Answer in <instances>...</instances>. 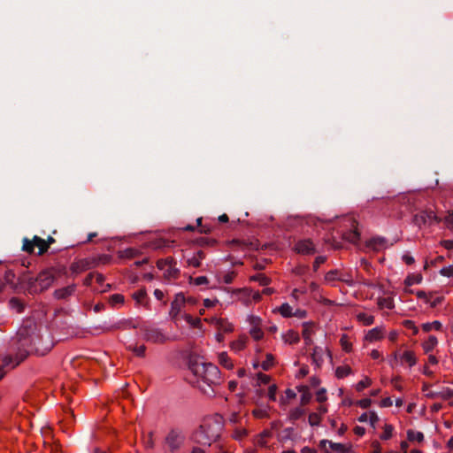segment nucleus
<instances>
[{
  "instance_id": "obj_1",
  "label": "nucleus",
  "mask_w": 453,
  "mask_h": 453,
  "mask_svg": "<svg viewBox=\"0 0 453 453\" xmlns=\"http://www.w3.org/2000/svg\"><path fill=\"white\" fill-rule=\"evenodd\" d=\"M188 368L196 377V380L191 381V384L204 395H214V387L221 382L219 369L211 363L202 361L198 357H188Z\"/></svg>"
},
{
  "instance_id": "obj_2",
  "label": "nucleus",
  "mask_w": 453,
  "mask_h": 453,
  "mask_svg": "<svg viewBox=\"0 0 453 453\" xmlns=\"http://www.w3.org/2000/svg\"><path fill=\"white\" fill-rule=\"evenodd\" d=\"M187 436L180 427H172L166 433L163 445L166 453H179L185 446Z\"/></svg>"
},
{
  "instance_id": "obj_3",
  "label": "nucleus",
  "mask_w": 453,
  "mask_h": 453,
  "mask_svg": "<svg viewBox=\"0 0 453 453\" xmlns=\"http://www.w3.org/2000/svg\"><path fill=\"white\" fill-rule=\"evenodd\" d=\"M219 437L218 431L214 430L213 426L204 424L199 426L195 433L194 440L196 443L201 445L211 446L213 441H216Z\"/></svg>"
},
{
  "instance_id": "obj_4",
  "label": "nucleus",
  "mask_w": 453,
  "mask_h": 453,
  "mask_svg": "<svg viewBox=\"0 0 453 453\" xmlns=\"http://www.w3.org/2000/svg\"><path fill=\"white\" fill-rule=\"evenodd\" d=\"M35 246L39 249L38 255L40 256L47 252L49 250L47 243H45V240L37 235H35L32 240H29L27 237L23 239L22 250L24 251L33 253Z\"/></svg>"
},
{
  "instance_id": "obj_5",
  "label": "nucleus",
  "mask_w": 453,
  "mask_h": 453,
  "mask_svg": "<svg viewBox=\"0 0 453 453\" xmlns=\"http://www.w3.org/2000/svg\"><path fill=\"white\" fill-rule=\"evenodd\" d=\"M344 221L348 229L342 231V238L351 243H357L360 239L357 222L352 218H346Z\"/></svg>"
},
{
  "instance_id": "obj_6",
  "label": "nucleus",
  "mask_w": 453,
  "mask_h": 453,
  "mask_svg": "<svg viewBox=\"0 0 453 453\" xmlns=\"http://www.w3.org/2000/svg\"><path fill=\"white\" fill-rule=\"evenodd\" d=\"M54 280L53 269H47L41 272L37 276L39 291L47 289L53 283Z\"/></svg>"
},
{
  "instance_id": "obj_7",
  "label": "nucleus",
  "mask_w": 453,
  "mask_h": 453,
  "mask_svg": "<svg viewBox=\"0 0 453 453\" xmlns=\"http://www.w3.org/2000/svg\"><path fill=\"white\" fill-rule=\"evenodd\" d=\"M144 339L155 343H163L166 341V337L157 328H146L144 330Z\"/></svg>"
},
{
  "instance_id": "obj_8",
  "label": "nucleus",
  "mask_w": 453,
  "mask_h": 453,
  "mask_svg": "<svg viewBox=\"0 0 453 453\" xmlns=\"http://www.w3.org/2000/svg\"><path fill=\"white\" fill-rule=\"evenodd\" d=\"M294 250L297 253L303 254V255H309V254H312L315 252V248H314L313 243L311 242V240H308V239L298 241L296 243Z\"/></svg>"
},
{
  "instance_id": "obj_9",
  "label": "nucleus",
  "mask_w": 453,
  "mask_h": 453,
  "mask_svg": "<svg viewBox=\"0 0 453 453\" xmlns=\"http://www.w3.org/2000/svg\"><path fill=\"white\" fill-rule=\"evenodd\" d=\"M19 281L22 284L27 285V288L29 293L34 294L39 291L37 277H33L30 274H23L19 278Z\"/></svg>"
},
{
  "instance_id": "obj_10",
  "label": "nucleus",
  "mask_w": 453,
  "mask_h": 453,
  "mask_svg": "<svg viewBox=\"0 0 453 453\" xmlns=\"http://www.w3.org/2000/svg\"><path fill=\"white\" fill-rule=\"evenodd\" d=\"M186 303V298L182 293H179L175 296L174 300L172 302L171 304V311L170 314L172 315L173 319H175L177 315L180 312L182 306Z\"/></svg>"
},
{
  "instance_id": "obj_11",
  "label": "nucleus",
  "mask_w": 453,
  "mask_h": 453,
  "mask_svg": "<svg viewBox=\"0 0 453 453\" xmlns=\"http://www.w3.org/2000/svg\"><path fill=\"white\" fill-rule=\"evenodd\" d=\"M94 266V262L88 259H81L76 262H73L71 265V271L74 274H78L81 272L87 271Z\"/></svg>"
},
{
  "instance_id": "obj_12",
  "label": "nucleus",
  "mask_w": 453,
  "mask_h": 453,
  "mask_svg": "<svg viewBox=\"0 0 453 453\" xmlns=\"http://www.w3.org/2000/svg\"><path fill=\"white\" fill-rule=\"evenodd\" d=\"M367 246L376 251H379L388 247V240L380 236L373 237L367 242Z\"/></svg>"
},
{
  "instance_id": "obj_13",
  "label": "nucleus",
  "mask_w": 453,
  "mask_h": 453,
  "mask_svg": "<svg viewBox=\"0 0 453 453\" xmlns=\"http://www.w3.org/2000/svg\"><path fill=\"white\" fill-rule=\"evenodd\" d=\"M75 290V285H69L67 287L55 290L54 296L58 299H65L73 294Z\"/></svg>"
},
{
  "instance_id": "obj_14",
  "label": "nucleus",
  "mask_w": 453,
  "mask_h": 453,
  "mask_svg": "<svg viewBox=\"0 0 453 453\" xmlns=\"http://www.w3.org/2000/svg\"><path fill=\"white\" fill-rule=\"evenodd\" d=\"M329 448L334 451V453H351V447L346 446L342 443L338 442H329Z\"/></svg>"
},
{
  "instance_id": "obj_15",
  "label": "nucleus",
  "mask_w": 453,
  "mask_h": 453,
  "mask_svg": "<svg viewBox=\"0 0 453 453\" xmlns=\"http://www.w3.org/2000/svg\"><path fill=\"white\" fill-rule=\"evenodd\" d=\"M400 359L403 361V362H405L409 365V366H413L416 365L417 363V358L415 357V354L413 351H411V350H406L404 351L401 356H400Z\"/></svg>"
},
{
  "instance_id": "obj_16",
  "label": "nucleus",
  "mask_w": 453,
  "mask_h": 453,
  "mask_svg": "<svg viewBox=\"0 0 453 453\" xmlns=\"http://www.w3.org/2000/svg\"><path fill=\"white\" fill-rule=\"evenodd\" d=\"M216 326L220 332L230 333L233 331V325L223 319H216Z\"/></svg>"
},
{
  "instance_id": "obj_17",
  "label": "nucleus",
  "mask_w": 453,
  "mask_h": 453,
  "mask_svg": "<svg viewBox=\"0 0 453 453\" xmlns=\"http://www.w3.org/2000/svg\"><path fill=\"white\" fill-rule=\"evenodd\" d=\"M282 337L289 344L297 343L300 340L298 334L293 330H288Z\"/></svg>"
},
{
  "instance_id": "obj_18",
  "label": "nucleus",
  "mask_w": 453,
  "mask_h": 453,
  "mask_svg": "<svg viewBox=\"0 0 453 453\" xmlns=\"http://www.w3.org/2000/svg\"><path fill=\"white\" fill-rule=\"evenodd\" d=\"M438 341L434 335H430L426 342L423 343V349L426 353H428L434 349V348L437 345Z\"/></svg>"
},
{
  "instance_id": "obj_19",
  "label": "nucleus",
  "mask_w": 453,
  "mask_h": 453,
  "mask_svg": "<svg viewBox=\"0 0 453 453\" xmlns=\"http://www.w3.org/2000/svg\"><path fill=\"white\" fill-rule=\"evenodd\" d=\"M303 333H302L303 338L306 345H311L312 343V340H311L312 331H311V327L309 326L308 323H303Z\"/></svg>"
},
{
  "instance_id": "obj_20",
  "label": "nucleus",
  "mask_w": 453,
  "mask_h": 453,
  "mask_svg": "<svg viewBox=\"0 0 453 453\" xmlns=\"http://www.w3.org/2000/svg\"><path fill=\"white\" fill-rule=\"evenodd\" d=\"M381 338V331L379 327L371 329L365 335V339L369 342L377 341Z\"/></svg>"
},
{
  "instance_id": "obj_21",
  "label": "nucleus",
  "mask_w": 453,
  "mask_h": 453,
  "mask_svg": "<svg viewBox=\"0 0 453 453\" xmlns=\"http://www.w3.org/2000/svg\"><path fill=\"white\" fill-rule=\"evenodd\" d=\"M407 438L410 441L421 442L424 440V434L421 432H416L411 429L407 431Z\"/></svg>"
},
{
  "instance_id": "obj_22",
  "label": "nucleus",
  "mask_w": 453,
  "mask_h": 453,
  "mask_svg": "<svg viewBox=\"0 0 453 453\" xmlns=\"http://www.w3.org/2000/svg\"><path fill=\"white\" fill-rule=\"evenodd\" d=\"M180 273V270L176 267V262L171 263L165 272V275L168 278H177Z\"/></svg>"
},
{
  "instance_id": "obj_23",
  "label": "nucleus",
  "mask_w": 453,
  "mask_h": 453,
  "mask_svg": "<svg viewBox=\"0 0 453 453\" xmlns=\"http://www.w3.org/2000/svg\"><path fill=\"white\" fill-rule=\"evenodd\" d=\"M304 413L305 410L300 407L294 408L289 411V420L295 422L296 420L299 419Z\"/></svg>"
},
{
  "instance_id": "obj_24",
  "label": "nucleus",
  "mask_w": 453,
  "mask_h": 453,
  "mask_svg": "<svg viewBox=\"0 0 453 453\" xmlns=\"http://www.w3.org/2000/svg\"><path fill=\"white\" fill-rule=\"evenodd\" d=\"M421 274H410L404 280L406 286H412L414 284H419L422 281Z\"/></svg>"
},
{
  "instance_id": "obj_25",
  "label": "nucleus",
  "mask_w": 453,
  "mask_h": 453,
  "mask_svg": "<svg viewBox=\"0 0 453 453\" xmlns=\"http://www.w3.org/2000/svg\"><path fill=\"white\" fill-rule=\"evenodd\" d=\"M441 323L438 320H434L431 323H424L422 325V329L425 331V332H430L432 329H435V330H441Z\"/></svg>"
},
{
  "instance_id": "obj_26",
  "label": "nucleus",
  "mask_w": 453,
  "mask_h": 453,
  "mask_svg": "<svg viewBox=\"0 0 453 453\" xmlns=\"http://www.w3.org/2000/svg\"><path fill=\"white\" fill-rule=\"evenodd\" d=\"M251 280L257 281L261 286H267L271 282V280L262 273L252 276Z\"/></svg>"
},
{
  "instance_id": "obj_27",
  "label": "nucleus",
  "mask_w": 453,
  "mask_h": 453,
  "mask_svg": "<svg viewBox=\"0 0 453 453\" xmlns=\"http://www.w3.org/2000/svg\"><path fill=\"white\" fill-rule=\"evenodd\" d=\"M357 319L365 326H370L374 322V317L366 313H359L357 315Z\"/></svg>"
},
{
  "instance_id": "obj_28",
  "label": "nucleus",
  "mask_w": 453,
  "mask_h": 453,
  "mask_svg": "<svg viewBox=\"0 0 453 453\" xmlns=\"http://www.w3.org/2000/svg\"><path fill=\"white\" fill-rule=\"evenodd\" d=\"M292 311H293L292 307H291L288 303H283V304L279 308V311H280V313L283 317H285V318L292 317V316H293V314H294Z\"/></svg>"
},
{
  "instance_id": "obj_29",
  "label": "nucleus",
  "mask_w": 453,
  "mask_h": 453,
  "mask_svg": "<svg viewBox=\"0 0 453 453\" xmlns=\"http://www.w3.org/2000/svg\"><path fill=\"white\" fill-rule=\"evenodd\" d=\"M219 360L220 365L226 367V369H232L234 366L233 363L231 362L226 353H221L219 357Z\"/></svg>"
},
{
  "instance_id": "obj_30",
  "label": "nucleus",
  "mask_w": 453,
  "mask_h": 453,
  "mask_svg": "<svg viewBox=\"0 0 453 453\" xmlns=\"http://www.w3.org/2000/svg\"><path fill=\"white\" fill-rule=\"evenodd\" d=\"M378 304L380 308L393 309L394 308V301L392 298H380L378 301Z\"/></svg>"
},
{
  "instance_id": "obj_31",
  "label": "nucleus",
  "mask_w": 453,
  "mask_h": 453,
  "mask_svg": "<svg viewBox=\"0 0 453 453\" xmlns=\"http://www.w3.org/2000/svg\"><path fill=\"white\" fill-rule=\"evenodd\" d=\"M351 369L349 366H338L335 370V374L340 379L349 375Z\"/></svg>"
},
{
  "instance_id": "obj_32",
  "label": "nucleus",
  "mask_w": 453,
  "mask_h": 453,
  "mask_svg": "<svg viewBox=\"0 0 453 453\" xmlns=\"http://www.w3.org/2000/svg\"><path fill=\"white\" fill-rule=\"evenodd\" d=\"M10 306L12 307V309L16 310L19 313L22 312L24 309L23 303L18 298L15 297H12L10 300Z\"/></svg>"
},
{
  "instance_id": "obj_33",
  "label": "nucleus",
  "mask_w": 453,
  "mask_h": 453,
  "mask_svg": "<svg viewBox=\"0 0 453 453\" xmlns=\"http://www.w3.org/2000/svg\"><path fill=\"white\" fill-rule=\"evenodd\" d=\"M412 221H413L414 225L418 226V227H421L423 225L426 224V219L424 216L423 211H421L420 213L415 214Z\"/></svg>"
},
{
  "instance_id": "obj_34",
  "label": "nucleus",
  "mask_w": 453,
  "mask_h": 453,
  "mask_svg": "<svg viewBox=\"0 0 453 453\" xmlns=\"http://www.w3.org/2000/svg\"><path fill=\"white\" fill-rule=\"evenodd\" d=\"M15 279V274L12 270H7L4 273V281L6 284H9L12 288H15L16 285L13 280Z\"/></svg>"
},
{
  "instance_id": "obj_35",
  "label": "nucleus",
  "mask_w": 453,
  "mask_h": 453,
  "mask_svg": "<svg viewBox=\"0 0 453 453\" xmlns=\"http://www.w3.org/2000/svg\"><path fill=\"white\" fill-rule=\"evenodd\" d=\"M274 357L272 354L266 355V359L262 362L261 367L264 371H268L273 365Z\"/></svg>"
},
{
  "instance_id": "obj_36",
  "label": "nucleus",
  "mask_w": 453,
  "mask_h": 453,
  "mask_svg": "<svg viewBox=\"0 0 453 453\" xmlns=\"http://www.w3.org/2000/svg\"><path fill=\"white\" fill-rule=\"evenodd\" d=\"M308 421L311 426H319L321 421V416L316 412H312L309 415Z\"/></svg>"
},
{
  "instance_id": "obj_37",
  "label": "nucleus",
  "mask_w": 453,
  "mask_h": 453,
  "mask_svg": "<svg viewBox=\"0 0 453 453\" xmlns=\"http://www.w3.org/2000/svg\"><path fill=\"white\" fill-rule=\"evenodd\" d=\"M424 216L426 219V223H432V222H439L438 217L435 215V213L431 210L423 211Z\"/></svg>"
},
{
  "instance_id": "obj_38",
  "label": "nucleus",
  "mask_w": 453,
  "mask_h": 453,
  "mask_svg": "<svg viewBox=\"0 0 453 453\" xmlns=\"http://www.w3.org/2000/svg\"><path fill=\"white\" fill-rule=\"evenodd\" d=\"M340 276V272L338 270H331L328 273H326L325 276V280L327 282H332L334 280H338V277Z\"/></svg>"
},
{
  "instance_id": "obj_39",
  "label": "nucleus",
  "mask_w": 453,
  "mask_h": 453,
  "mask_svg": "<svg viewBox=\"0 0 453 453\" xmlns=\"http://www.w3.org/2000/svg\"><path fill=\"white\" fill-rule=\"evenodd\" d=\"M171 263H174V259L172 257H167L165 259L158 260L157 265L160 270L165 271Z\"/></svg>"
},
{
  "instance_id": "obj_40",
  "label": "nucleus",
  "mask_w": 453,
  "mask_h": 453,
  "mask_svg": "<svg viewBox=\"0 0 453 453\" xmlns=\"http://www.w3.org/2000/svg\"><path fill=\"white\" fill-rule=\"evenodd\" d=\"M185 320L194 327H198L201 325V319L199 318H193L189 314L184 315Z\"/></svg>"
},
{
  "instance_id": "obj_41",
  "label": "nucleus",
  "mask_w": 453,
  "mask_h": 453,
  "mask_svg": "<svg viewBox=\"0 0 453 453\" xmlns=\"http://www.w3.org/2000/svg\"><path fill=\"white\" fill-rule=\"evenodd\" d=\"M319 348H315L314 352L311 355L312 362L317 365L319 366L323 363L322 355L319 353L318 351Z\"/></svg>"
},
{
  "instance_id": "obj_42",
  "label": "nucleus",
  "mask_w": 453,
  "mask_h": 453,
  "mask_svg": "<svg viewBox=\"0 0 453 453\" xmlns=\"http://www.w3.org/2000/svg\"><path fill=\"white\" fill-rule=\"evenodd\" d=\"M154 432L150 431L147 435V439L144 441V445L147 449H153L155 447L154 442Z\"/></svg>"
},
{
  "instance_id": "obj_43",
  "label": "nucleus",
  "mask_w": 453,
  "mask_h": 453,
  "mask_svg": "<svg viewBox=\"0 0 453 453\" xmlns=\"http://www.w3.org/2000/svg\"><path fill=\"white\" fill-rule=\"evenodd\" d=\"M372 383V380L369 379V378H365V380H360L357 386H356V389L357 391L358 392H361L362 390H364L365 388L369 387Z\"/></svg>"
},
{
  "instance_id": "obj_44",
  "label": "nucleus",
  "mask_w": 453,
  "mask_h": 453,
  "mask_svg": "<svg viewBox=\"0 0 453 453\" xmlns=\"http://www.w3.org/2000/svg\"><path fill=\"white\" fill-rule=\"evenodd\" d=\"M245 344H246L245 339H239V340L232 342V349H234L235 351H240L244 349Z\"/></svg>"
},
{
  "instance_id": "obj_45",
  "label": "nucleus",
  "mask_w": 453,
  "mask_h": 453,
  "mask_svg": "<svg viewBox=\"0 0 453 453\" xmlns=\"http://www.w3.org/2000/svg\"><path fill=\"white\" fill-rule=\"evenodd\" d=\"M393 426L391 425H386L384 426V432L380 435L381 440H388L392 436Z\"/></svg>"
},
{
  "instance_id": "obj_46",
  "label": "nucleus",
  "mask_w": 453,
  "mask_h": 453,
  "mask_svg": "<svg viewBox=\"0 0 453 453\" xmlns=\"http://www.w3.org/2000/svg\"><path fill=\"white\" fill-rule=\"evenodd\" d=\"M130 349H132L133 352L135 353L138 357H143L145 354L146 347L144 345L141 346H129Z\"/></svg>"
},
{
  "instance_id": "obj_47",
  "label": "nucleus",
  "mask_w": 453,
  "mask_h": 453,
  "mask_svg": "<svg viewBox=\"0 0 453 453\" xmlns=\"http://www.w3.org/2000/svg\"><path fill=\"white\" fill-rule=\"evenodd\" d=\"M196 242L201 246H211L216 243V240L206 237H201L196 240Z\"/></svg>"
},
{
  "instance_id": "obj_48",
  "label": "nucleus",
  "mask_w": 453,
  "mask_h": 453,
  "mask_svg": "<svg viewBox=\"0 0 453 453\" xmlns=\"http://www.w3.org/2000/svg\"><path fill=\"white\" fill-rule=\"evenodd\" d=\"M250 335L255 339V340H260L264 334L263 332L261 331L260 328H258L257 326H253L251 329H250Z\"/></svg>"
},
{
  "instance_id": "obj_49",
  "label": "nucleus",
  "mask_w": 453,
  "mask_h": 453,
  "mask_svg": "<svg viewBox=\"0 0 453 453\" xmlns=\"http://www.w3.org/2000/svg\"><path fill=\"white\" fill-rule=\"evenodd\" d=\"M146 296V291L144 289H140L133 294V297L138 303H141Z\"/></svg>"
},
{
  "instance_id": "obj_50",
  "label": "nucleus",
  "mask_w": 453,
  "mask_h": 453,
  "mask_svg": "<svg viewBox=\"0 0 453 453\" xmlns=\"http://www.w3.org/2000/svg\"><path fill=\"white\" fill-rule=\"evenodd\" d=\"M403 326L407 329H411L413 331V334H417L418 332V327L414 325V322L412 320H404L403 322Z\"/></svg>"
},
{
  "instance_id": "obj_51",
  "label": "nucleus",
  "mask_w": 453,
  "mask_h": 453,
  "mask_svg": "<svg viewBox=\"0 0 453 453\" xmlns=\"http://www.w3.org/2000/svg\"><path fill=\"white\" fill-rule=\"evenodd\" d=\"M326 388H320L317 393H316V396H317V401L319 402V403H323L326 400Z\"/></svg>"
},
{
  "instance_id": "obj_52",
  "label": "nucleus",
  "mask_w": 453,
  "mask_h": 453,
  "mask_svg": "<svg viewBox=\"0 0 453 453\" xmlns=\"http://www.w3.org/2000/svg\"><path fill=\"white\" fill-rule=\"evenodd\" d=\"M337 279H338V280L345 282L349 286H351L353 284V280L349 274H343V273H340V276Z\"/></svg>"
},
{
  "instance_id": "obj_53",
  "label": "nucleus",
  "mask_w": 453,
  "mask_h": 453,
  "mask_svg": "<svg viewBox=\"0 0 453 453\" xmlns=\"http://www.w3.org/2000/svg\"><path fill=\"white\" fill-rule=\"evenodd\" d=\"M276 392H277L276 385H271L268 389V397L271 401L276 400Z\"/></svg>"
},
{
  "instance_id": "obj_54",
  "label": "nucleus",
  "mask_w": 453,
  "mask_h": 453,
  "mask_svg": "<svg viewBox=\"0 0 453 453\" xmlns=\"http://www.w3.org/2000/svg\"><path fill=\"white\" fill-rule=\"evenodd\" d=\"M111 303H124V296L120 294H114L111 296Z\"/></svg>"
},
{
  "instance_id": "obj_55",
  "label": "nucleus",
  "mask_w": 453,
  "mask_h": 453,
  "mask_svg": "<svg viewBox=\"0 0 453 453\" xmlns=\"http://www.w3.org/2000/svg\"><path fill=\"white\" fill-rule=\"evenodd\" d=\"M311 394L309 392H306V393H303L301 395V404L302 405H306L310 403L311 399Z\"/></svg>"
},
{
  "instance_id": "obj_56",
  "label": "nucleus",
  "mask_w": 453,
  "mask_h": 453,
  "mask_svg": "<svg viewBox=\"0 0 453 453\" xmlns=\"http://www.w3.org/2000/svg\"><path fill=\"white\" fill-rule=\"evenodd\" d=\"M442 276L450 277L453 275V266L443 267L440 270Z\"/></svg>"
},
{
  "instance_id": "obj_57",
  "label": "nucleus",
  "mask_w": 453,
  "mask_h": 453,
  "mask_svg": "<svg viewBox=\"0 0 453 453\" xmlns=\"http://www.w3.org/2000/svg\"><path fill=\"white\" fill-rule=\"evenodd\" d=\"M326 259V257H322V256L317 257L313 263L314 271H317L319 269V267L320 266V265L325 263Z\"/></svg>"
},
{
  "instance_id": "obj_58",
  "label": "nucleus",
  "mask_w": 453,
  "mask_h": 453,
  "mask_svg": "<svg viewBox=\"0 0 453 453\" xmlns=\"http://www.w3.org/2000/svg\"><path fill=\"white\" fill-rule=\"evenodd\" d=\"M371 403H372V401L369 398H365V399L359 400L357 403V404L363 409H367L371 405Z\"/></svg>"
},
{
  "instance_id": "obj_59",
  "label": "nucleus",
  "mask_w": 453,
  "mask_h": 453,
  "mask_svg": "<svg viewBox=\"0 0 453 453\" xmlns=\"http://www.w3.org/2000/svg\"><path fill=\"white\" fill-rule=\"evenodd\" d=\"M188 264L191 266H194V267H199L200 265H201V260H199V258H197L195 255L191 257V258H188Z\"/></svg>"
},
{
  "instance_id": "obj_60",
  "label": "nucleus",
  "mask_w": 453,
  "mask_h": 453,
  "mask_svg": "<svg viewBox=\"0 0 453 453\" xmlns=\"http://www.w3.org/2000/svg\"><path fill=\"white\" fill-rule=\"evenodd\" d=\"M235 274L234 272H231V273H227L226 274L224 275L223 277V281L224 283L226 284H230L232 283V281L234 280V278Z\"/></svg>"
},
{
  "instance_id": "obj_61",
  "label": "nucleus",
  "mask_w": 453,
  "mask_h": 453,
  "mask_svg": "<svg viewBox=\"0 0 453 453\" xmlns=\"http://www.w3.org/2000/svg\"><path fill=\"white\" fill-rule=\"evenodd\" d=\"M341 344H342V347L343 349V350L349 352L350 351V349H351V345L350 343L346 340V337L345 336H342V339H341Z\"/></svg>"
},
{
  "instance_id": "obj_62",
  "label": "nucleus",
  "mask_w": 453,
  "mask_h": 453,
  "mask_svg": "<svg viewBox=\"0 0 453 453\" xmlns=\"http://www.w3.org/2000/svg\"><path fill=\"white\" fill-rule=\"evenodd\" d=\"M379 420V417L376 412L372 411L369 415V422L372 426H375V423Z\"/></svg>"
},
{
  "instance_id": "obj_63",
  "label": "nucleus",
  "mask_w": 453,
  "mask_h": 453,
  "mask_svg": "<svg viewBox=\"0 0 453 453\" xmlns=\"http://www.w3.org/2000/svg\"><path fill=\"white\" fill-rule=\"evenodd\" d=\"M258 380L263 384H268L270 382V377L266 374L259 372L257 374Z\"/></svg>"
},
{
  "instance_id": "obj_64",
  "label": "nucleus",
  "mask_w": 453,
  "mask_h": 453,
  "mask_svg": "<svg viewBox=\"0 0 453 453\" xmlns=\"http://www.w3.org/2000/svg\"><path fill=\"white\" fill-rule=\"evenodd\" d=\"M445 222L447 226L453 230V213L445 218Z\"/></svg>"
}]
</instances>
